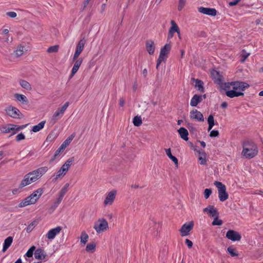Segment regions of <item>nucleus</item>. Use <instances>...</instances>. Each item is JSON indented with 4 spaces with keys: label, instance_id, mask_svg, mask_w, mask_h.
<instances>
[{
    "label": "nucleus",
    "instance_id": "cd10ccee",
    "mask_svg": "<svg viewBox=\"0 0 263 263\" xmlns=\"http://www.w3.org/2000/svg\"><path fill=\"white\" fill-rule=\"evenodd\" d=\"M165 151L168 158L175 163V165H178V160L176 157L172 155L171 148H166L165 149Z\"/></svg>",
    "mask_w": 263,
    "mask_h": 263
},
{
    "label": "nucleus",
    "instance_id": "052dcab7",
    "mask_svg": "<svg viewBox=\"0 0 263 263\" xmlns=\"http://www.w3.org/2000/svg\"><path fill=\"white\" fill-rule=\"evenodd\" d=\"M68 186H69V184L66 183L65 184V185L61 189L60 192L65 195L66 192H67V187H68Z\"/></svg>",
    "mask_w": 263,
    "mask_h": 263
},
{
    "label": "nucleus",
    "instance_id": "49530a36",
    "mask_svg": "<svg viewBox=\"0 0 263 263\" xmlns=\"http://www.w3.org/2000/svg\"><path fill=\"white\" fill-rule=\"evenodd\" d=\"M222 224V221L221 219H218V217L214 218V220L212 222L213 226H221Z\"/></svg>",
    "mask_w": 263,
    "mask_h": 263
},
{
    "label": "nucleus",
    "instance_id": "f3484780",
    "mask_svg": "<svg viewBox=\"0 0 263 263\" xmlns=\"http://www.w3.org/2000/svg\"><path fill=\"white\" fill-rule=\"evenodd\" d=\"M170 23L171 27L168 30L167 36L168 39H172L174 35V33L179 32V30H180L178 25L174 20H171Z\"/></svg>",
    "mask_w": 263,
    "mask_h": 263
},
{
    "label": "nucleus",
    "instance_id": "ea45409f",
    "mask_svg": "<svg viewBox=\"0 0 263 263\" xmlns=\"http://www.w3.org/2000/svg\"><path fill=\"white\" fill-rule=\"evenodd\" d=\"M38 222L36 220H34L31 222L28 227L26 228V231L28 233L31 232L33 229L35 228V227L37 224Z\"/></svg>",
    "mask_w": 263,
    "mask_h": 263
},
{
    "label": "nucleus",
    "instance_id": "a211bd4d",
    "mask_svg": "<svg viewBox=\"0 0 263 263\" xmlns=\"http://www.w3.org/2000/svg\"><path fill=\"white\" fill-rule=\"evenodd\" d=\"M74 65L72 68L70 75L69 76V78H72L74 75L78 71L80 66L81 65L83 59L82 58H78L76 61H74Z\"/></svg>",
    "mask_w": 263,
    "mask_h": 263
},
{
    "label": "nucleus",
    "instance_id": "f8f14e48",
    "mask_svg": "<svg viewBox=\"0 0 263 263\" xmlns=\"http://www.w3.org/2000/svg\"><path fill=\"white\" fill-rule=\"evenodd\" d=\"M226 237L232 241H236L240 240L241 236L238 232L230 230L227 232Z\"/></svg>",
    "mask_w": 263,
    "mask_h": 263
},
{
    "label": "nucleus",
    "instance_id": "1a4fd4ad",
    "mask_svg": "<svg viewBox=\"0 0 263 263\" xmlns=\"http://www.w3.org/2000/svg\"><path fill=\"white\" fill-rule=\"evenodd\" d=\"M193 227L194 222L193 221L184 223L179 230L181 236L184 237L189 235L190 231L193 229Z\"/></svg>",
    "mask_w": 263,
    "mask_h": 263
},
{
    "label": "nucleus",
    "instance_id": "e2e57ef3",
    "mask_svg": "<svg viewBox=\"0 0 263 263\" xmlns=\"http://www.w3.org/2000/svg\"><path fill=\"white\" fill-rule=\"evenodd\" d=\"M250 53H244L241 55V62H244L247 58L249 56Z\"/></svg>",
    "mask_w": 263,
    "mask_h": 263
},
{
    "label": "nucleus",
    "instance_id": "f03ea898",
    "mask_svg": "<svg viewBox=\"0 0 263 263\" xmlns=\"http://www.w3.org/2000/svg\"><path fill=\"white\" fill-rule=\"evenodd\" d=\"M249 87L248 83L239 81L224 83L221 85V87L226 90V95L231 98L243 96V93L239 91H243Z\"/></svg>",
    "mask_w": 263,
    "mask_h": 263
},
{
    "label": "nucleus",
    "instance_id": "bb28decb",
    "mask_svg": "<svg viewBox=\"0 0 263 263\" xmlns=\"http://www.w3.org/2000/svg\"><path fill=\"white\" fill-rule=\"evenodd\" d=\"M13 241V237L11 236L8 237L4 240L3 247V252H5L9 247L11 245Z\"/></svg>",
    "mask_w": 263,
    "mask_h": 263
},
{
    "label": "nucleus",
    "instance_id": "c9c22d12",
    "mask_svg": "<svg viewBox=\"0 0 263 263\" xmlns=\"http://www.w3.org/2000/svg\"><path fill=\"white\" fill-rule=\"evenodd\" d=\"M208 122L209 124L208 131H210L214 125V119L212 115H210L208 118Z\"/></svg>",
    "mask_w": 263,
    "mask_h": 263
},
{
    "label": "nucleus",
    "instance_id": "0eeeda50",
    "mask_svg": "<svg viewBox=\"0 0 263 263\" xmlns=\"http://www.w3.org/2000/svg\"><path fill=\"white\" fill-rule=\"evenodd\" d=\"M6 114L14 119H21L23 117V114L20 110L15 107L9 106L6 109Z\"/></svg>",
    "mask_w": 263,
    "mask_h": 263
},
{
    "label": "nucleus",
    "instance_id": "c03bdc74",
    "mask_svg": "<svg viewBox=\"0 0 263 263\" xmlns=\"http://www.w3.org/2000/svg\"><path fill=\"white\" fill-rule=\"evenodd\" d=\"M227 251L232 257L237 256L238 255V254L236 251V250L231 247H228Z\"/></svg>",
    "mask_w": 263,
    "mask_h": 263
},
{
    "label": "nucleus",
    "instance_id": "603ef678",
    "mask_svg": "<svg viewBox=\"0 0 263 263\" xmlns=\"http://www.w3.org/2000/svg\"><path fill=\"white\" fill-rule=\"evenodd\" d=\"M55 139V136L54 135V134L53 133H50L47 136L46 138V140L47 141H52Z\"/></svg>",
    "mask_w": 263,
    "mask_h": 263
},
{
    "label": "nucleus",
    "instance_id": "4c0bfd02",
    "mask_svg": "<svg viewBox=\"0 0 263 263\" xmlns=\"http://www.w3.org/2000/svg\"><path fill=\"white\" fill-rule=\"evenodd\" d=\"M166 56L162 54H159L158 59L157 61V64H156V68L158 69V67L160 64L166 60Z\"/></svg>",
    "mask_w": 263,
    "mask_h": 263
},
{
    "label": "nucleus",
    "instance_id": "69168bd1",
    "mask_svg": "<svg viewBox=\"0 0 263 263\" xmlns=\"http://www.w3.org/2000/svg\"><path fill=\"white\" fill-rule=\"evenodd\" d=\"M125 104V100L124 98H121L119 99V105L120 106L123 107Z\"/></svg>",
    "mask_w": 263,
    "mask_h": 263
},
{
    "label": "nucleus",
    "instance_id": "0e129e2a",
    "mask_svg": "<svg viewBox=\"0 0 263 263\" xmlns=\"http://www.w3.org/2000/svg\"><path fill=\"white\" fill-rule=\"evenodd\" d=\"M60 169L63 171V172H64V173H65L66 174V173L67 172V171L69 170V168H68L67 166L66 165H65V164H64L61 166Z\"/></svg>",
    "mask_w": 263,
    "mask_h": 263
},
{
    "label": "nucleus",
    "instance_id": "e433bc0d",
    "mask_svg": "<svg viewBox=\"0 0 263 263\" xmlns=\"http://www.w3.org/2000/svg\"><path fill=\"white\" fill-rule=\"evenodd\" d=\"M24 47L22 46H20L18 47L17 49L14 51V54L16 57H19L21 56L24 51Z\"/></svg>",
    "mask_w": 263,
    "mask_h": 263
},
{
    "label": "nucleus",
    "instance_id": "de8ad7c7",
    "mask_svg": "<svg viewBox=\"0 0 263 263\" xmlns=\"http://www.w3.org/2000/svg\"><path fill=\"white\" fill-rule=\"evenodd\" d=\"M186 3V0H179L178 10L181 11L184 8Z\"/></svg>",
    "mask_w": 263,
    "mask_h": 263
},
{
    "label": "nucleus",
    "instance_id": "3c124183",
    "mask_svg": "<svg viewBox=\"0 0 263 263\" xmlns=\"http://www.w3.org/2000/svg\"><path fill=\"white\" fill-rule=\"evenodd\" d=\"M212 192V190L211 189H205L204 191V197L205 199H208L210 196L211 195Z\"/></svg>",
    "mask_w": 263,
    "mask_h": 263
},
{
    "label": "nucleus",
    "instance_id": "2eb2a0df",
    "mask_svg": "<svg viewBox=\"0 0 263 263\" xmlns=\"http://www.w3.org/2000/svg\"><path fill=\"white\" fill-rule=\"evenodd\" d=\"M62 227L60 226H58L55 228L50 229L48 231L47 234H46V237L48 239H53L55 238L56 235L59 234L62 230Z\"/></svg>",
    "mask_w": 263,
    "mask_h": 263
},
{
    "label": "nucleus",
    "instance_id": "5fc2aeb1",
    "mask_svg": "<svg viewBox=\"0 0 263 263\" xmlns=\"http://www.w3.org/2000/svg\"><path fill=\"white\" fill-rule=\"evenodd\" d=\"M25 139V136L22 133L18 134L16 136V140L17 141H20L24 140Z\"/></svg>",
    "mask_w": 263,
    "mask_h": 263
},
{
    "label": "nucleus",
    "instance_id": "774afa93",
    "mask_svg": "<svg viewBox=\"0 0 263 263\" xmlns=\"http://www.w3.org/2000/svg\"><path fill=\"white\" fill-rule=\"evenodd\" d=\"M106 4H103L101 5V12H103L106 9Z\"/></svg>",
    "mask_w": 263,
    "mask_h": 263
},
{
    "label": "nucleus",
    "instance_id": "c85d7f7f",
    "mask_svg": "<svg viewBox=\"0 0 263 263\" xmlns=\"http://www.w3.org/2000/svg\"><path fill=\"white\" fill-rule=\"evenodd\" d=\"M46 123L45 121H42L40 122L38 124L34 125L32 128V131L34 133H36L43 129Z\"/></svg>",
    "mask_w": 263,
    "mask_h": 263
},
{
    "label": "nucleus",
    "instance_id": "6e6d98bb",
    "mask_svg": "<svg viewBox=\"0 0 263 263\" xmlns=\"http://www.w3.org/2000/svg\"><path fill=\"white\" fill-rule=\"evenodd\" d=\"M199 161H200V164L201 165H204L206 163V160L205 159V155L203 154V157H200L199 158Z\"/></svg>",
    "mask_w": 263,
    "mask_h": 263
},
{
    "label": "nucleus",
    "instance_id": "9b49d317",
    "mask_svg": "<svg viewBox=\"0 0 263 263\" xmlns=\"http://www.w3.org/2000/svg\"><path fill=\"white\" fill-rule=\"evenodd\" d=\"M116 194L117 191L115 190L108 192L104 201V205L105 206L111 205L115 199Z\"/></svg>",
    "mask_w": 263,
    "mask_h": 263
},
{
    "label": "nucleus",
    "instance_id": "8fccbe9b",
    "mask_svg": "<svg viewBox=\"0 0 263 263\" xmlns=\"http://www.w3.org/2000/svg\"><path fill=\"white\" fill-rule=\"evenodd\" d=\"M61 202L57 200H56L55 201L53 202L52 205H51V207L50 208V210H51L52 212L55 210V209L58 206L59 204Z\"/></svg>",
    "mask_w": 263,
    "mask_h": 263
},
{
    "label": "nucleus",
    "instance_id": "473e14b6",
    "mask_svg": "<svg viewBox=\"0 0 263 263\" xmlns=\"http://www.w3.org/2000/svg\"><path fill=\"white\" fill-rule=\"evenodd\" d=\"M28 197L25 198L22 201H21L19 204H18V207L20 208H23L25 207L27 205H30V204H33V203L31 202V200H29Z\"/></svg>",
    "mask_w": 263,
    "mask_h": 263
},
{
    "label": "nucleus",
    "instance_id": "09e8293b",
    "mask_svg": "<svg viewBox=\"0 0 263 263\" xmlns=\"http://www.w3.org/2000/svg\"><path fill=\"white\" fill-rule=\"evenodd\" d=\"M74 158L73 157H70V158H69L65 162V165H66L67 166L68 168H69L70 166L71 165V164H72V163L74 162Z\"/></svg>",
    "mask_w": 263,
    "mask_h": 263
},
{
    "label": "nucleus",
    "instance_id": "b1692460",
    "mask_svg": "<svg viewBox=\"0 0 263 263\" xmlns=\"http://www.w3.org/2000/svg\"><path fill=\"white\" fill-rule=\"evenodd\" d=\"M14 97L17 101L20 102L22 104H27L28 103V99L24 95L15 93L14 94Z\"/></svg>",
    "mask_w": 263,
    "mask_h": 263
},
{
    "label": "nucleus",
    "instance_id": "aec40b11",
    "mask_svg": "<svg viewBox=\"0 0 263 263\" xmlns=\"http://www.w3.org/2000/svg\"><path fill=\"white\" fill-rule=\"evenodd\" d=\"M145 46L148 53L151 55H153L155 50L154 42L152 40H147L146 41Z\"/></svg>",
    "mask_w": 263,
    "mask_h": 263
},
{
    "label": "nucleus",
    "instance_id": "39448f33",
    "mask_svg": "<svg viewBox=\"0 0 263 263\" xmlns=\"http://www.w3.org/2000/svg\"><path fill=\"white\" fill-rule=\"evenodd\" d=\"M214 185L217 187L218 198L219 200L223 202L227 200L229 198V195L226 191V186L221 182L215 181Z\"/></svg>",
    "mask_w": 263,
    "mask_h": 263
},
{
    "label": "nucleus",
    "instance_id": "338daca9",
    "mask_svg": "<svg viewBox=\"0 0 263 263\" xmlns=\"http://www.w3.org/2000/svg\"><path fill=\"white\" fill-rule=\"evenodd\" d=\"M89 2L86 0H84L83 4V9H85L87 6L88 5Z\"/></svg>",
    "mask_w": 263,
    "mask_h": 263
},
{
    "label": "nucleus",
    "instance_id": "a18cd8bd",
    "mask_svg": "<svg viewBox=\"0 0 263 263\" xmlns=\"http://www.w3.org/2000/svg\"><path fill=\"white\" fill-rule=\"evenodd\" d=\"M59 46L58 45L50 46L47 49V52L48 53L57 52L59 50Z\"/></svg>",
    "mask_w": 263,
    "mask_h": 263
},
{
    "label": "nucleus",
    "instance_id": "864d4df0",
    "mask_svg": "<svg viewBox=\"0 0 263 263\" xmlns=\"http://www.w3.org/2000/svg\"><path fill=\"white\" fill-rule=\"evenodd\" d=\"M219 132L216 130H213L210 132V136L211 137H216L219 136Z\"/></svg>",
    "mask_w": 263,
    "mask_h": 263
},
{
    "label": "nucleus",
    "instance_id": "680f3d73",
    "mask_svg": "<svg viewBox=\"0 0 263 263\" xmlns=\"http://www.w3.org/2000/svg\"><path fill=\"white\" fill-rule=\"evenodd\" d=\"M240 1V0H234L233 1H231L230 2H229V5L230 6H235Z\"/></svg>",
    "mask_w": 263,
    "mask_h": 263
},
{
    "label": "nucleus",
    "instance_id": "bf43d9fd",
    "mask_svg": "<svg viewBox=\"0 0 263 263\" xmlns=\"http://www.w3.org/2000/svg\"><path fill=\"white\" fill-rule=\"evenodd\" d=\"M64 196H65V194H64L63 193L60 192L58 194V197L57 199V200L58 201H60V202H61Z\"/></svg>",
    "mask_w": 263,
    "mask_h": 263
},
{
    "label": "nucleus",
    "instance_id": "37998d69",
    "mask_svg": "<svg viewBox=\"0 0 263 263\" xmlns=\"http://www.w3.org/2000/svg\"><path fill=\"white\" fill-rule=\"evenodd\" d=\"M95 249L96 244L93 242L87 244L86 247V250L87 252H93Z\"/></svg>",
    "mask_w": 263,
    "mask_h": 263
},
{
    "label": "nucleus",
    "instance_id": "f257e3e1",
    "mask_svg": "<svg viewBox=\"0 0 263 263\" xmlns=\"http://www.w3.org/2000/svg\"><path fill=\"white\" fill-rule=\"evenodd\" d=\"M48 170L47 166H43L26 174L21 181L18 188L13 189L12 193L15 195L20 193L21 192L20 189L39 180L47 172Z\"/></svg>",
    "mask_w": 263,
    "mask_h": 263
},
{
    "label": "nucleus",
    "instance_id": "c756f323",
    "mask_svg": "<svg viewBox=\"0 0 263 263\" xmlns=\"http://www.w3.org/2000/svg\"><path fill=\"white\" fill-rule=\"evenodd\" d=\"M13 126V124H7L6 125L0 126V130L4 133H10L12 129L11 127Z\"/></svg>",
    "mask_w": 263,
    "mask_h": 263
},
{
    "label": "nucleus",
    "instance_id": "ddd939ff",
    "mask_svg": "<svg viewBox=\"0 0 263 263\" xmlns=\"http://www.w3.org/2000/svg\"><path fill=\"white\" fill-rule=\"evenodd\" d=\"M190 117L191 119L195 120L196 121L203 122L204 121L202 113L196 109H194L190 111Z\"/></svg>",
    "mask_w": 263,
    "mask_h": 263
},
{
    "label": "nucleus",
    "instance_id": "4468645a",
    "mask_svg": "<svg viewBox=\"0 0 263 263\" xmlns=\"http://www.w3.org/2000/svg\"><path fill=\"white\" fill-rule=\"evenodd\" d=\"M43 193V189L42 188H39L37 190L34 191L30 196H28L30 199V200H31V202L33 204H34L37 200L40 198L41 195Z\"/></svg>",
    "mask_w": 263,
    "mask_h": 263
},
{
    "label": "nucleus",
    "instance_id": "4d7b16f0",
    "mask_svg": "<svg viewBox=\"0 0 263 263\" xmlns=\"http://www.w3.org/2000/svg\"><path fill=\"white\" fill-rule=\"evenodd\" d=\"M6 14L11 18H14L16 16V13L13 11L8 12Z\"/></svg>",
    "mask_w": 263,
    "mask_h": 263
},
{
    "label": "nucleus",
    "instance_id": "7c9ffc66",
    "mask_svg": "<svg viewBox=\"0 0 263 263\" xmlns=\"http://www.w3.org/2000/svg\"><path fill=\"white\" fill-rule=\"evenodd\" d=\"M66 175V173L63 172V171L60 168L55 173H54L52 177H53L52 181L53 182L57 181V180L61 177H63Z\"/></svg>",
    "mask_w": 263,
    "mask_h": 263
},
{
    "label": "nucleus",
    "instance_id": "20e7f679",
    "mask_svg": "<svg viewBox=\"0 0 263 263\" xmlns=\"http://www.w3.org/2000/svg\"><path fill=\"white\" fill-rule=\"evenodd\" d=\"M69 105V102H67L61 108H58L51 117L50 119V123L52 125L55 124V123H57V122L63 117L65 110Z\"/></svg>",
    "mask_w": 263,
    "mask_h": 263
},
{
    "label": "nucleus",
    "instance_id": "6ab92c4d",
    "mask_svg": "<svg viewBox=\"0 0 263 263\" xmlns=\"http://www.w3.org/2000/svg\"><path fill=\"white\" fill-rule=\"evenodd\" d=\"M204 212H207L210 214V215L212 217H216L219 216V213L217 209L213 205H209L208 207L203 209Z\"/></svg>",
    "mask_w": 263,
    "mask_h": 263
},
{
    "label": "nucleus",
    "instance_id": "72a5a7b5",
    "mask_svg": "<svg viewBox=\"0 0 263 263\" xmlns=\"http://www.w3.org/2000/svg\"><path fill=\"white\" fill-rule=\"evenodd\" d=\"M195 87L200 92H204V89L203 87V83L202 81L199 79L195 80Z\"/></svg>",
    "mask_w": 263,
    "mask_h": 263
},
{
    "label": "nucleus",
    "instance_id": "a878e982",
    "mask_svg": "<svg viewBox=\"0 0 263 263\" xmlns=\"http://www.w3.org/2000/svg\"><path fill=\"white\" fill-rule=\"evenodd\" d=\"M28 124H24L22 125H17L15 124H13V126L11 127L12 129L11 130V135H13L15 134L18 132L20 131L21 130H22L26 128Z\"/></svg>",
    "mask_w": 263,
    "mask_h": 263
},
{
    "label": "nucleus",
    "instance_id": "393cba45",
    "mask_svg": "<svg viewBox=\"0 0 263 263\" xmlns=\"http://www.w3.org/2000/svg\"><path fill=\"white\" fill-rule=\"evenodd\" d=\"M178 132L180 137L185 141H187L189 139L188 135L189 133L186 129L184 127H180L178 130Z\"/></svg>",
    "mask_w": 263,
    "mask_h": 263
},
{
    "label": "nucleus",
    "instance_id": "9d476101",
    "mask_svg": "<svg viewBox=\"0 0 263 263\" xmlns=\"http://www.w3.org/2000/svg\"><path fill=\"white\" fill-rule=\"evenodd\" d=\"M85 43L86 41L84 39V38L81 39L79 42V43L77 45L76 51L72 58V61H76L79 58L80 54H81V53L82 52L84 48Z\"/></svg>",
    "mask_w": 263,
    "mask_h": 263
},
{
    "label": "nucleus",
    "instance_id": "7ed1b4c3",
    "mask_svg": "<svg viewBox=\"0 0 263 263\" xmlns=\"http://www.w3.org/2000/svg\"><path fill=\"white\" fill-rule=\"evenodd\" d=\"M242 150L241 157L245 159H251L254 158L258 153L257 145L251 140H245L242 143Z\"/></svg>",
    "mask_w": 263,
    "mask_h": 263
},
{
    "label": "nucleus",
    "instance_id": "dca6fc26",
    "mask_svg": "<svg viewBox=\"0 0 263 263\" xmlns=\"http://www.w3.org/2000/svg\"><path fill=\"white\" fill-rule=\"evenodd\" d=\"M198 10L202 14L212 16H215L217 14V11L215 8L200 7L198 8Z\"/></svg>",
    "mask_w": 263,
    "mask_h": 263
},
{
    "label": "nucleus",
    "instance_id": "5701e85b",
    "mask_svg": "<svg viewBox=\"0 0 263 263\" xmlns=\"http://www.w3.org/2000/svg\"><path fill=\"white\" fill-rule=\"evenodd\" d=\"M34 254L35 258L39 260L44 259L46 256L44 251L42 249L40 248L35 250Z\"/></svg>",
    "mask_w": 263,
    "mask_h": 263
},
{
    "label": "nucleus",
    "instance_id": "13d9d810",
    "mask_svg": "<svg viewBox=\"0 0 263 263\" xmlns=\"http://www.w3.org/2000/svg\"><path fill=\"white\" fill-rule=\"evenodd\" d=\"M185 243L187 246L189 248H191L193 246V242L191 240L189 239H186L185 240Z\"/></svg>",
    "mask_w": 263,
    "mask_h": 263
},
{
    "label": "nucleus",
    "instance_id": "4be33fe9",
    "mask_svg": "<svg viewBox=\"0 0 263 263\" xmlns=\"http://www.w3.org/2000/svg\"><path fill=\"white\" fill-rule=\"evenodd\" d=\"M202 101V96L201 95H195L191 99L190 105L192 106H196Z\"/></svg>",
    "mask_w": 263,
    "mask_h": 263
},
{
    "label": "nucleus",
    "instance_id": "58836bf2",
    "mask_svg": "<svg viewBox=\"0 0 263 263\" xmlns=\"http://www.w3.org/2000/svg\"><path fill=\"white\" fill-rule=\"evenodd\" d=\"M133 124L135 126H139L142 123V119L140 116H136L133 119Z\"/></svg>",
    "mask_w": 263,
    "mask_h": 263
},
{
    "label": "nucleus",
    "instance_id": "412c9836",
    "mask_svg": "<svg viewBox=\"0 0 263 263\" xmlns=\"http://www.w3.org/2000/svg\"><path fill=\"white\" fill-rule=\"evenodd\" d=\"M211 75L215 83L221 85L223 84V77L219 74V73L217 71L213 70L211 72Z\"/></svg>",
    "mask_w": 263,
    "mask_h": 263
},
{
    "label": "nucleus",
    "instance_id": "423d86ee",
    "mask_svg": "<svg viewBox=\"0 0 263 263\" xmlns=\"http://www.w3.org/2000/svg\"><path fill=\"white\" fill-rule=\"evenodd\" d=\"M93 229L97 233H100L108 229V224L107 220L104 218L99 219L93 226Z\"/></svg>",
    "mask_w": 263,
    "mask_h": 263
},
{
    "label": "nucleus",
    "instance_id": "2f4dec72",
    "mask_svg": "<svg viewBox=\"0 0 263 263\" xmlns=\"http://www.w3.org/2000/svg\"><path fill=\"white\" fill-rule=\"evenodd\" d=\"M171 48V45L169 44H166L161 49L160 53L166 56L169 53Z\"/></svg>",
    "mask_w": 263,
    "mask_h": 263
},
{
    "label": "nucleus",
    "instance_id": "f704fd0d",
    "mask_svg": "<svg viewBox=\"0 0 263 263\" xmlns=\"http://www.w3.org/2000/svg\"><path fill=\"white\" fill-rule=\"evenodd\" d=\"M20 85L24 89L30 90L31 89V87L29 83H28L27 81L21 80L20 81Z\"/></svg>",
    "mask_w": 263,
    "mask_h": 263
},
{
    "label": "nucleus",
    "instance_id": "6e6552de",
    "mask_svg": "<svg viewBox=\"0 0 263 263\" xmlns=\"http://www.w3.org/2000/svg\"><path fill=\"white\" fill-rule=\"evenodd\" d=\"M74 137V135H71L66 140L63 142L60 147L55 151L53 156V159H56L57 157L60 156V155L62 154V153L63 152L66 147L70 143Z\"/></svg>",
    "mask_w": 263,
    "mask_h": 263
},
{
    "label": "nucleus",
    "instance_id": "a19ab883",
    "mask_svg": "<svg viewBox=\"0 0 263 263\" xmlns=\"http://www.w3.org/2000/svg\"><path fill=\"white\" fill-rule=\"evenodd\" d=\"M81 242L85 244L88 239V235L85 232H82L81 235Z\"/></svg>",
    "mask_w": 263,
    "mask_h": 263
},
{
    "label": "nucleus",
    "instance_id": "79ce46f5",
    "mask_svg": "<svg viewBox=\"0 0 263 263\" xmlns=\"http://www.w3.org/2000/svg\"><path fill=\"white\" fill-rule=\"evenodd\" d=\"M35 247L34 246H31L27 251L25 255L28 257H31L33 256V252H35Z\"/></svg>",
    "mask_w": 263,
    "mask_h": 263
}]
</instances>
